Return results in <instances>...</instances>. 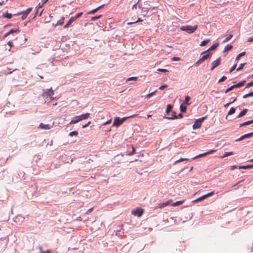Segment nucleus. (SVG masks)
<instances>
[{
  "label": "nucleus",
  "mask_w": 253,
  "mask_h": 253,
  "mask_svg": "<svg viewBox=\"0 0 253 253\" xmlns=\"http://www.w3.org/2000/svg\"><path fill=\"white\" fill-rule=\"evenodd\" d=\"M140 0H135L134 1H129L127 5V12L130 13H136L137 12L138 4Z\"/></svg>",
  "instance_id": "f257e3e1"
},
{
  "label": "nucleus",
  "mask_w": 253,
  "mask_h": 253,
  "mask_svg": "<svg viewBox=\"0 0 253 253\" xmlns=\"http://www.w3.org/2000/svg\"><path fill=\"white\" fill-rule=\"evenodd\" d=\"M89 116H90V114L88 113H85L84 114L80 115V116H76L75 117V119L71 121L70 124H76L82 120H85V119L88 118L89 117Z\"/></svg>",
  "instance_id": "f03ea898"
},
{
  "label": "nucleus",
  "mask_w": 253,
  "mask_h": 253,
  "mask_svg": "<svg viewBox=\"0 0 253 253\" xmlns=\"http://www.w3.org/2000/svg\"><path fill=\"white\" fill-rule=\"evenodd\" d=\"M197 25H195L194 26L190 25L182 26L180 27V30L183 31H185L189 34H192L195 32V31L197 29Z\"/></svg>",
  "instance_id": "7ed1b4c3"
},
{
  "label": "nucleus",
  "mask_w": 253,
  "mask_h": 253,
  "mask_svg": "<svg viewBox=\"0 0 253 253\" xmlns=\"http://www.w3.org/2000/svg\"><path fill=\"white\" fill-rule=\"evenodd\" d=\"M246 83V81H242L241 82H239L238 83L233 84L228 87L227 89H226L225 91V93H228V92L231 91L232 90L234 89L235 88H239L243 86Z\"/></svg>",
  "instance_id": "20e7f679"
},
{
  "label": "nucleus",
  "mask_w": 253,
  "mask_h": 253,
  "mask_svg": "<svg viewBox=\"0 0 253 253\" xmlns=\"http://www.w3.org/2000/svg\"><path fill=\"white\" fill-rule=\"evenodd\" d=\"M132 214L138 217H141L144 213V210L141 208H136L131 211Z\"/></svg>",
  "instance_id": "39448f33"
},
{
  "label": "nucleus",
  "mask_w": 253,
  "mask_h": 253,
  "mask_svg": "<svg viewBox=\"0 0 253 253\" xmlns=\"http://www.w3.org/2000/svg\"><path fill=\"white\" fill-rule=\"evenodd\" d=\"M53 94L54 91L53 89L51 88L50 89H46V90L44 91L42 94V96L44 97H49L50 100H52L53 99Z\"/></svg>",
  "instance_id": "423d86ee"
},
{
  "label": "nucleus",
  "mask_w": 253,
  "mask_h": 253,
  "mask_svg": "<svg viewBox=\"0 0 253 253\" xmlns=\"http://www.w3.org/2000/svg\"><path fill=\"white\" fill-rule=\"evenodd\" d=\"M214 194V192L213 191H211V192L208 193L204 195H203L201 197L197 198V199L193 201V203H198L199 202H201V201L206 199L208 197H209L213 195Z\"/></svg>",
  "instance_id": "0eeeda50"
},
{
  "label": "nucleus",
  "mask_w": 253,
  "mask_h": 253,
  "mask_svg": "<svg viewBox=\"0 0 253 253\" xmlns=\"http://www.w3.org/2000/svg\"><path fill=\"white\" fill-rule=\"evenodd\" d=\"M126 119V117H124L121 119L118 117H116L114 120L113 126H118L122 125Z\"/></svg>",
  "instance_id": "6e6552de"
},
{
  "label": "nucleus",
  "mask_w": 253,
  "mask_h": 253,
  "mask_svg": "<svg viewBox=\"0 0 253 253\" xmlns=\"http://www.w3.org/2000/svg\"><path fill=\"white\" fill-rule=\"evenodd\" d=\"M33 8L32 7H29L25 11L21 12L20 13H18V15H22L21 18L24 20L26 18L28 15L30 13V12L32 11Z\"/></svg>",
  "instance_id": "1a4fd4ad"
},
{
  "label": "nucleus",
  "mask_w": 253,
  "mask_h": 253,
  "mask_svg": "<svg viewBox=\"0 0 253 253\" xmlns=\"http://www.w3.org/2000/svg\"><path fill=\"white\" fill-rule=\"evenodd\" d=\"M136 154V150L132 145H127V156H130Z\"/></svg>",
  "instance_id": "9d476101"
},
{
  "label": "nucleus",
  "mask_w": 253,
  "mask_h": 253,
  "mask_svg": "<svg viewBox=\"0 0 253 253\" xmlns=\"http://www.w3.org/2000/svg\"><path fill=\"white\" fill-rule=\"evenodd\" d=\"M221 63V57L218 58L216 60L213 61L211 63V70L212 71L214 68L217 67Z\"/></svg>",
  "instance_id": "9b49d317"
},
{
  "label": "nucleus",
  "mask_w": 253,
  "mask_h": 253,
  "mask_svg": "<svg viewBox=\"0 0 253 253\" xmlns=\"http://www.w3.org/2000/svg\"><path fill=\"white\" fill-rule=\"evenodd\" d=\"M215 151V150H211L206 153H203V154H199L195 157H194V158H193L192 159V160H195V159H196L197 158H201V157H204L205 156H207L208 155H209V154H212L213 153H214V152Z\"/></svg>",
  "instance_id": "f8f14e48"
},
{
  "label": "nucleus",
  "mask_w": 253,
  "mask_h": 253,
  "mask_svg": "<svg viewBox=\"0 0 253 253\" xmlns=\"http://www.w3.org/2000/svg\"><path fill=\"white\" fill-rule=\"evenodd\" d=\"M253 135V132L245 134L241 136L240 138L235 140V141H240L246 138H249Z\"/></svg>",
  "instance_id": "ddd939ff"
},
{
  "label": "nucleus",
  "mask_w": 253,
  "mask_h": 253,
  "mask_svg": "<svg viewBox=\"0 0 253 253\" xmlns=\"http://www.w3.org/2000/svg\"><path fill=\"white\" fill-rule=\"evenodd\" d=\"M183 114L181 113H180L177 115L174 116V117H166V116H164V118H166V119H167L168 120H171L176 119H178V118H183Z\"/></svg>",
  "instance_id": "4468645a"
},
{
  "label": "nucleus",
  "mask_w": 253,
  "mask_h": 253,
  "mask_svg": "<svg viewBox=\"0 0 253 253\" xmlns=\"http://www.w3.org/2000/svg\"><path fill=\"white\" fill-rule=\"evenodd\" d=\"M219 45L218 42L214 43L213 45H212L208 49H207L206 51H203L201 53V55L204 54L207 52H208L209 51L212 50L216 48Z\"/></svg>",
  "instance_id": "2eb2a0df"
},
{
  "label": "nucleus",
  "mask_w": 253,
  "mask_h": 253,
  "mask_svg": "<svg viewBox=\"0 0 253 253\" xmlns=\"http://www.w3.org/2000/svg\"><path fill=\"white\" fill-rule=\"evenodd\" d=\"M142 15L144 16H145L147 15V13L148 11V10L150 9H151V6L149 4H148L146 7H143L142 8Z\"/></svg>",
  "instance_id": "dca6fc26"
},
{
  "label": "nucleus",
  "mask_w": 253,
  "mask_h": 253,
  "mask_svg": "<svg viewBox=\"0 0 253 253\" xmlns=\"http://www.w3.org/2000/svg\"><path fill=\"white\" fill-rule=\"evenodd\" d=\"M39 127L43 129H49L51 128V126L49 124L45 125L43 123H41Z\"/></svg>",
  "instance_id": "f3484780"
},
{
  "label": "nucleus",
  "mask_w": 253,
  "mask_h": 253,
  "mask_svg": "<svg viewBox=\"0 0 253 253\" xmlns=\"http://www.w3.org/2000/svg\"><path fill=\"white\" fill-rule=\"evenodd\" d=\"M202 124L199 122V121L197 120H196L194 123V124L193 125L192 127L193 129H196L197 128H199L201 127Z\"/></svg>",
  "instance_id": "a211bd4d"
},
{
  "label": "nucleus",
  "mask_w": 253,
  "mask_h": 253,
  "mask_svg": "<svg viewBox=\"0 0 253 253\" xmlns=\"http://www.w3.org/2000/svg\"><path fill=\"white\" fill-rule=\"evenodd\" d=\"M211 53H208L206 54L203 55L201 58H200V60L203 63L205 60L210 58L211 56Z\"/></svg>",
  "instance_id": "6ab92c4d"
},
{
  "label": "nucleus",
  "mask_w": 253,
  "mask_h": 253,
  "mask_svg": "<svg viewBox=\"0 0 253 253\" xmlns=\"http://www.w3.org/2000/svg\"><path fill=\"white\" fill-rule=\"evenodd\" d=\"M248 111V109H244L239 113V114L237 116L236 118H241V117L244 116L247 114Z\"/></svg>",
  "instance_id": "aec40b11"
},
{
  "label": "nucleus",
  "mask_w": 253,
  "mask_h": 253,
  "mask_svg": "<svg viewBox=\"0 0 253 253\" xmlns=\"http://www.w3.org/2000/svg\"><path fill=\"white\" fill-rule=\"evenodd\" d=\"M171 202V200H169L165 203L160 204L159 205L158 207L161 209L167 206L168 205H169Z\"/></svg>",
  "instance_id": "412c9836"
},
{
  "label": "nucleus",
  "mask_w": 253,
  "mask_h": 253,
  "mask_svg": "<svg viewBox=\"0 0 253 253\" xmlns=\"http://www.w3.org/2000/svg\"><path fill=\"white\" fill-rule=\"evenodd\" d=\"M253 168V164L241 166L238 167L239 169H250Z\"/></svg>",
  "instance_id": "4be33fe9"
},
{
  "label": "nucleus",
  "mask_w": 253,
  "mask_h": 253,
  "mask_svg": "<svg viewBox=\"0 0 253 253\" xmlns=\"http://www.w3.org/2000/svg\"><path fill=\"white\" fill-rule=\"evenodd\" d=\"M75 21V19L74 18H73V17H71V18L69 20L68 22L66 25H64V28H67L69 27L70 26V24Z\"/></svg>",
  "instance_id": "5701e85b"
},
{
  "label": "nucleus",
  "mask_w": 253,
  "mask_h": 253,
  "mask_svg": "<svg viewBox=\"0 0 253 253\" xmlns=\"http://www.w3.org/2000/svg\"><path fill=\"white\" fill-rule=\"evenodd\" d=\"M173 108V106L171 104H168L167 106V109L166 111V114L168 115L170 112L171 111Z\"/></svg>",
  "instance_id": "b1692460"
},
{
  "label": "nucleus",
  "mask_w": 253,
  "mask_h": 253,
  "mask_svg": "<svg viewBox=\"0 0 253 253\" xmlns=\"http://www.w3.org/2000/svg\"><path fill=\"white\" fill-rule=\"evenodd\" d=\"M233 48V46L231 44H227L224 47L223 52H228Z\"/></svg>",
  "instance_id": "393cba45"
},
{
  "label": "nucleus",
  "mask_w": 253,
  "mask_h": 253,
  "mask_svg": "<svg viewBox=\"0 0 253 253\" xmlns=\"http://www.w3.org/2000/svg\"><path fill=\"white\" fill-rule=\"evenodd\" d=\"M211 41L210 39H207L203 40L201 43L200 44V45L201 46H204L207 45Z\"/></svg>",
  "instance_id": "a878e982"
},
{
  "label": "nucleus",
  "mask_w": 253,
  "mask_h": 253,
  "mask_svg": "<svg viewBox=\"0 0 253 253\" xmlns=\"http://www.w3.org/2000/svg\"><path fill=\"white\" fill-rule=\"evenodd\" d=\"M236 112V108L234 107H231L229 111L228 112L227 116H226V118L229 115H231L233 114H234Z\"/></svg>",
  "instance_id": "bb28decb"
},
{
  "label": "nucleus",
  "mask_w": 253,
  "mask_h": 253,
  "mask_svg": "<svg viewBox=\"0 0 253 253\" xmlns=\"http://www.w3.org/2000/svg\"><path fill=\"white\" fill-rule=\"evenodd\" d=\"M187 105L181 104L180 106V110L181 113H185L186 111Z\"/></svg>",
  "instance_id": "cd10ccee"
},
{
  "label": "nucleus",
  "mask_w": 253,
  "mask_h": 253,
  "mask_svg": "<svg viewBox=\"0 0 253 253\" xmlns=\"http://www.w3.org/2000/svg\"><path fill=\"white\" fill-rule=\"evenodd\" d=\"M184 200L176 201V202L172 203L171 204V205L173 207H176V206H179V205H181L182 204H183L184 203Z\"/></svg>",
  "instance_id": "c85d7f7f"
},
{
  "label": "nucleus",
  "mask_w": 253,
  "mask_h": 253,
  "mask_svg": "<svg viewBox=\"0 0 253 253\" xmlns=\"http://www.w3.org/2000/svg\"><path fill=\"white\" fill-rule=\"evenodd\" d=\"M104 6V5H102L100 6H98L96 8H95L93 9L92 10L89 11L88 12V14H94L97 11H98L99 9H100L101 7H102Z\"/></svg>",
  "instance_id": "c756f323"
},
{
  "label": "nucleus",
  "mask_w": 253,
  "mask_h": 253,
  "mask_svg": "<svg viewBox=\"0 0 253 253\" xmlns=\"http://www.w3.org/2000/svg\"><path fill=\"white\" fill-rule=\"evenodd\" d=\"M2 16L3 17L10 19L12 17V15L11 13H9L8 12H5V13H3Z\"/></svg>",
  "instance_id": "7c9ffc66"
},
{
  "label": "nucleus",
  "mask_w": 253,
  "mask_h": 253,
  "mask_svg": "<svg viewBox=\"0 0 253 253\" xmlns=\"http://www.w3.org/2000/svg\"><path fill=\"white\" fill-rule=\"evenodd\" d=\"M190 99L191 98L190 96L188 95L186 96L183 103L185 104L186 105H188L190 104L189 101H190Z\"/></svg>",
  "instance_id": "2f4dec72"
},
{
  "label": "nucleus",
  "mask_w": 253,
  "mask_h": 253,
  "mask_svg": "<svg viewBox=\"0 0 253 253\" xmlns=\"http://www.w3.org/2000/svg\"><path fill=\"white\" fill-rule=\"evenodd\" d=\"M251 122H250V121H248L244 122V123H243L242 124H240V125H239V127H241L244 126H247V125H251Z\"/></svg>",
  "instance_id": "473e14b6"
},
{
  "label": "nucleus",
  "mask_w": 253,
  "mask_h": 253,
  "mask_svg": "<svg viewBox=\"0 0 253 253\" xmlns=\"http://www.w3.org/2000/svg\"><path fill=\"white\" fill-rule=\"evenodd\" d=\"M138 79V77H129L127 78V82L128 81H134L135 82H136Z\"/></svg>",
  "instance_id": "72a5a7b5"
},
{
  "label": "nucleus",
  "mask_w": 253,
  "mask_h": 253,
  "mask_svg": "<svg viewBox=\"0 0 253 253\" xmlns=\"http://www.w3.org/2000/svg\"><path fill=\"white\" fill-rule=\"evenodd\" d=\"M246 54V52L245 51H244V52H242L240 53H239L236 57V60H238L240 59V58H241L242 56L245 55Z\"/></svg>",
  "instance_id": "f704fd0d"
},
{
  "label": "nucleus",
  "mask_w": 253,
  "mask_h": 253,
  "mask_svg": "<svg viewBox=\"0 0 253 253\" xmlns=\"http://www.w3.org/2000/svg\"><path fill=\"white\" fill-rule=\"evenodd\" d=\"M233 37V35L230 34L227 37H226L223 41V43L228 42Z\"/></svg>",
  "instance_id": "c9c22d12"
},
{
  "label": "nucleus",
  "mask_w": 253,
  "mask_h": 253,
  "mask_svg": "<svg viewBox=\"0 0 253 253\" xmlns=\"http://www.w3.org/2000/svg\"><path fill=\"white\" fill-rule=\"evenodd\" d=\"M234 154L233 152H225L221 158H225Z\"/></svg>",
  "instance_id": "e433bc0d"
},
{
  "label": "nucleus",
  "mask_w": 253,
  "mask_h": 253,
  "mask_svg": "<svg viewBox=\"0 0 253 253\" xmlns=\"http://www.w3.org/2000/svg\"><path fill=\"white\" fill-rule=\"evenodd\" d=\"M39 249L41 252V253H51V251L49 250H46V251H43L42 250V247H39Z\"/></svg>",
  "instance_id": "4c0bfd02"
},
{
  "label": "nucleus",
  "mask_w": 253,
  "mask_h": 253,
  "mask_svg": "<svg viewBox=\"0 0 253 253\" xmlns=\"http://www.w3.org/2000/svg\"><path fill=\"white\" fill-rule=\"evenodd\" d=\"M246 64V63H241L240 64L239 67L237 69V71H240L243 69L244 66Z\"/></svg>",
  "instance_id": "58836bf2"
},
{
  "label": "nucleus",
  "mask_w": 253,
  "mask_h": 253,
  "mask_svg": "<svg viewBox=\"0 0 253 253\" xmlns=\"http://www.w3.org/2000/svg\"><path fill=\"white\" fill-rule=\"evenodd\" d=\"M188 160H189V159H187V158H180V159L175 161L174 164H177V163H180V162H181L183 161H188Z\"/></svg>",
  "instance_id": "ea45409f"
},
{
  "label": "nucleus",
  "mask_w": 253,
  "mask_h": 253,
  "mask_svg": "<svg viewBox=\"0 0 253 253\" xmlns=\"http://www.w3.org/2000/svg\"><path fill=\"white\" fill-rule=\"evenodd\" d=\"M143 20L142 19H141L140 18H138V19L135 21H131V22H127V25H131L132 24H134V23H136L138 22H139V21H142Z\"/></svg>",
  "instance_id": "a19ab883"
},
{
  "label": "nucleus",
  "mask_w": 253,
  "mask_h": 253,
  "mask_svg": "<svg viewBox=\"0 0 253 253\" xmlns=\"http://www.w3.org/2000/svg\"><path fill=\"white\" fill-rule=\"evenodd\" d=\"M78 134V132L77 131H73L69 133V135L70 136H73L74 135L77 136Z\"/></svg>",
  "instance_id": "79ce46f5"
},
{
  "label": "nucleus",
  "mask_w": 253,
  "mask_h": 253,
  "mask_svg": "<svg viewBox=\"0 0 253 253\" xmlns=\"http://www.w3.org/2000/svg\"><path fill=\"white\" fill-rule=\"evenodd\" d=\"M227 79V77L225 76H222L218 81V83H220L225 81Z\"/></svg>",
  "instance_id": "37998d69"
},
{
  "label": "nucleus",
  "mask_w": 253,
  "mask_h": 253,
  "mask_svg": "<svg viewBox=\"0 0 253 253\" xmlns=\"http://www.w3.org/2000/svg\"><path fill=\"white\" fill-rule=\"evenodd\" d=\"M202 62L200 60V59L193 64V66L197 67L200 64H202Z\"/></svg>",
  "instance_id": "c03bdc74"
},
{
  "label": "nucleus",
  "mask_w": 253,
  "mask_h": 253,
  "mask_svg": "<svg viewBox=\"0 0 253 253\" xmlns=\"http://www.w3.org/2000/svg\"><path fill=\"white\" fill-rule=\"evenodd\" d=\"M202 62L200 60V59L193 64V66L197 67L200 64H202Z\"/></svg>",
  "instance_id": "a18cd8bd"
},
{
  "label": "nucleus",
  "mask_w": 253,
  "mask_h": 253,
  "mask_svg": "<svg viewBox=\"0 0 253 253\" xmlns=\"http://www.w3.org/2000/svg\"><path fill=\"white\" fill-rule=\"evenodd\" d=\"M64 18H63L62 19L58 21L56 25H63L64 23Z\"/></svg>",
  "instance_id": "49530a36"
},
{
  "label": "nucleus",
  "mask_w": 253,
  "mask_h": 253,
  "mask_svg": "<svg viewBox=\"0 0 253 253\" xmlns=\"http://www.w3.org/2000/svg\"><path fill=\"white\" fill-rule=\"evenodd\" d=\"M157 71H159V72H163V73H166V72H169V71L167 69H161V68H159L157 70Z\"/></svg>",
  "instance_id": "de8ad7c7"
},
{
  "label": "nucleus",
  "mask_w": 253,
  "mask_h": 253,
  "mask_svg": "<svg viewBox=\"0 0 253 253\" xmlns=\"http://www.w3.org/2000/svg\"><path fill=\"white\" fill-rule=\"evenodd\" d=\"M252 93L251 92H249L246 94H245L244 95H243V97L244 98H248V97H252V95L251 94Z\"/></svg>",
  "instance_id": "09e8293b"
},
{
  "label": "nucleus",
  "mask_w": 253,
  "mask_h": 253,
  "mask_svg": "<svg viewBox=\"0 0 253 253\" xmlns=\"http://www.w3.org/2000/svg\"><path fill=\"white\" fill-rule=\"evenodd\" d=\"M207 116L203 117L201 118H199L197 119L199 121L200 123L202 124V123L207 118Z\"/></svg>",
  "instance_id": "8fccbe9b"
},
{
  "label": "nucleus",
  "mask_w": 253,
  "mask_h": 253,
  "mask_svg": "<svg viewBox=\"0 0 253 253\" xmlns=\"http://www.w3.org/2000/svg\"><path fill=\"white\" fill-rule=\"evenodd\" d=\"M157 90H155L151 93H149L148 94H147L146 95V97L147 98H150V97H151L152 95H153L156 92Z\"/></svg>",
  "instance_id": "3c124183"
},
{
  "label": "nucleus",
  "mask_w": 253,
  "mask_h": 253,
  "mask_svg": "<svg viewBox=\"0 0 253 253\" xmlns=\"http://www.w3.org/2000/svg\"><path fill=\"white\" fill-rule=\"evenodd\" d=\"M253 86V81L247 84L245 88H248Z\"/></svg>",
  "instance_id": "603ef678"
},
{
  "label": "nucleus",
  "mask_w": 253,
  "mask_h": 253,
  "mask_svg": "<svg viewBox=\"0 0 253 253\" xmlns=\"http://www.w3.org/2000/svg\"><path fill=\"white\" fill-rule=\"evenodd\" d=\"M237 66V64H235L234 65H233L229 70V73H231L236 68V67Z\"/></svg>",
  "instance_id": "864d4df0"
},
{
  "label": "nucleus",
  "mask_w": 253,
  "mask_h": 253,
  "mask_svg": "<svg viewBox=\"0 0 253 253\" xmlns=\"http://www.w3.org/2000/svg\"><path fill=\"white\" fill-rule=\"evenodd\" d=\"M102 16V15H99V16H94V17H92L91 18V20L92 21H94V20H96L98 19H99V18H100Z\"/></svg>",
  "instance_id": "5fc2aeb1"
},
{
  "label": "nucleus",
  "mask_w": 253,
  "mask_h": 253,
  "mask_svg": "<svg viewBox=\"0 0 253 253\" xmlns=\"http://www.w3.org/2000/svg\"><path fill=\"white\" fill-rule=\"evenodd\" d=\"M82 14H83V12H80V13H78V14H77L76 16L73 17V18H74L76 20V19H77L79 17H80V16H81L82 15Z\"/></svg>",
  "instance_id": "6e6d98bb"
},
{
  "label": "nucleus",
  "mask_w": 253,
  "mask_h": 253,
  "mask_svg": "<svg viewBox=\"0 0 253 253\" xmlns=\"http://www.w3.org/2000/svg\"><path fill=\"white\" fill-rule=\"evenodd\" d=\"M139 157V156L137 155V158H135L134 160H127V162H129V163H132L133 162H134V161H136L138 159H137V158Z\"/></svg>",
  "instance_id": "4d7b16f0"
},
{
  "label": "nucleus",
  "mask_w": 253,
  "mask_h": 253,
  "mask_svg": "<svg viewBox=\"0 0 253 253\" xmlns=\"http://www.w3.org/2000/svg\"><path fill=\"white\" fill-rule=\"evenodd\" d=\"M167 87H168V85L167 84H164V85H161L159 87V89H161V90H163V89H164L165 88H166Z\"/></svg>",
  "instance_id": "13d9d810"
},
{
  "label": "nucleus",
  "mask_w": 253,
  "mask_h": 253,
  "mask_svg": "<svg viewBox=\"0 0 253 253\" xmlns=\"http://www.w3.org/2000/svg\"><path fill=\"white\" fill-rule=\"evenodd\" d=\"M9 32H10V34H12L14 32H19V30L18 29H16V30L11 29Z\"/></svg>",
  "instance_id": "bf43d9fd"
},
{
  "label": "nucleus",
  "mask_w": 253,
  "mask_h": 253,
  "mask_svg": "<svg viewBox=\"0 0 253 253\" xmlns=\"http://www.w3.org/2000/svg\"><path fill=\"white\" fill-rule=\"evenodd\" d=\"M172 60L173 61H179L180 60V58L179 57H173L172 58Z\"/></svg>",
  "instance_id": "052dcab7"
},
{
  "label": "nucleus",
  "mask_w": 253,
  "mask_h": 253,
  "mask_svg": "<svg viewBox=\"0 0 253 253\" xmlns=\"http://www.w3.org/2000/svg\"><path fill=\"white\" fill-rule=\"evenodd\" d=\"M243 181H244V179H243L242 180H240L239 181V182H238L237 183H236L235 184H234V185L232 186L233 187H235L236 186H237V185H238L239 184H240V183H241L242 182H243Z\"/></svg>",
  "instance_id": "680f3d73"
},
{
  "label": "nucleus",
  "mask_w": 253,
  "mask_h": 253,
  "mask_svg": "<svg viewBox=\"0 0 253 253\" xmlns=\"http://www.w3.org/2000/svg\"><path fill=\"white\" fill-rule=\"evenodd\" d=\"M90 123H91L90 122H88L86 124L83 125V127L85 128V127L88 126L90 125Z\"/></svg>",
  "instance_id": "e2e57ef3"
},
{
  "label": "nucleus",
  "mask_w": 253,
  "mask_h": 253,
  "mask_svg": "<svg viewBox=\"0 0 253 253\" xmlns=\"http://www.w3.org/2000/svg\"><path fill=\"white\" fill-rule=\"evenodd\" d=\"M236 168H237V166H236V165H234V166H232L231 167L230 169L231 170H234V169H235Z\"/></svg>",
  "instance_id": "0e129e2a"
},
{
  "label": "nucleus",
  "mask_w": 253,
  "mask_h": 253,
  "mask_svg": "<svg viewBox=\"0 0 253 253\" xmlns=\"http://www.w3.org/2000/svg\"><path fill=\"white\" fill-rule=\"evenodd\" d=\"M43 6V4H41V3H39L37 6V7L39 8H42Z\"/></svg>",
  "instance_id": "69168bd1"
},
{
  "label": "nucleus",
  "mask_w": 253,
  "mask_h": 253,
  "mask_svg": "<svg viewBox=\"0 0 253 253\" xmlns=\"http://www.w3.org/2000/svg\"><path fill=\"white\" fill-rule=\"evenodd\" d=\"M8 45L10 46V47H12L13 46V44H12V42H11V41H9L7 43Z\"/></svg>",
  "instance_id": "338daca9"
},
{
  "label": "nucleus",
  "mask_w": 253,
  "mask_h": 253,
  "mask_svg": "<svg viewBox=\"0 0 253 253\" xmlns=\"http://www.w3.org/2000/svg\"><path fill=\"white\" fill-rule=\"evenodd\" d=\"M248 42H253V37H251L248 39Z\"/></svg>",
  "instance_id": "774afa93"
}]
</instances>
